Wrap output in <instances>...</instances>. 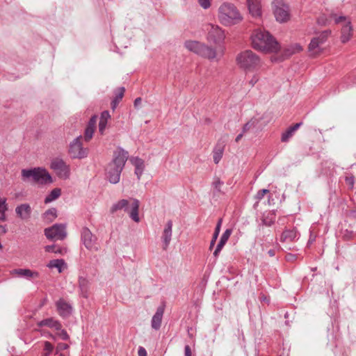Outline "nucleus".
I'll list each match as a JSON object with an SVG mask.
<instances>
[{
    "label": "nucleus",
    "instance_id": "obj_42",
    "mask_svg": "<svg viewBox=\"0 0 356 356\" xmlns=\"http://www.w3.org/2000/svg\"><path fill=\"white\" fill-rule=\"evenodd\" d=\"M268 193H269V191L268 189H261V190H259L256 195H255V198L257 200V202L254 204V207L258 204V202L260 201L261 199L264 198V195L266 194H267Z\"/></svg>",
    "mask_w": 356,
    "mask_h": 356
},
{
    "label": "nucleus",
    "instance_id": "obj_43",
    "mask_svg": "<svg viewBox=\"0 0 356 356\" xmlns=\"http://www.w3.org/2000/svg\"><path fill=\"white\" fill-rule=\"evenodd\" d=\"M69 346L67 343H59L56 346V350H55V354H59L63 350L68 349Z\"/></svg>",
    "mask_w": 356,
    "mask_h": 356
},
{
    "label": "nucleus",
    "instance_id": "obj_26",
    "mask_svg": "<svg viewBox=\"0 0 356 356\" xmlns=\"http://www.w3.org/2000/svg\"><path fill=\"white\" fill-rule=\"evenodd\" d=\"M200 56H202L208 59H213L216 56V51L214 48L209 47L204 44L202 45V51L200 54Z\"/></svg>",
    "mask_w": 356,
    "mask_h": 356
},
{
    "label": "nucleus",
    "instance_id": "obj_1",
    "mask_svg": "<svg viewBox=\"0 0 356 356\" xmlns=\"http://www.w3.org/2000/svg\"><path fill=\"white\" fill-rule=\"evenodd\" d=\"M251 40L254 49L270 53H276L280 49V44L277 40L265 30H255L251 35Z\"/></svg>",
    "mask_w": 356,
    "mask_h": 356
},
{
    "label": "nucleus",
    "instance_id": "obj_2",
    "mask_svg": "<svg viewBox=\"0 0 356 356\" xmlns=\"http://www.w3.org/2000/svg\"><path fill=\"white\" fill-rule=\"evenodd\" d=\"M128 159V152L118 148L113 152V158L106 169V177L111 184L120 181L121 172Z\"/></svg>",
    "mask_w": 356,
    "mask_h": 356
},
{
    "label": "nucleus",
    "instance_id": "obj_36",
    "mask_svg": "<svg viewBox=\"0 0 356 356\" xmlns=\"http://www.w3.org/2000/svg\"><path fill=\"white\" fill-rule=\"evenodd\" d=\"M331 35V31L330 30H325L323 31H321L318 33V35L316 37H314L316 39H317V41L320 42V44L322 45L327 40L328 37Z\"/></svg>",
    "mask_w": 356,
    "mask_h": 356
},
{
    "label": "nucleus",
    "instance_id": "obj_7",
    "mask_svg": "<svg viewBox=\"0 0 356 356\" xmlns=\"http://www.w3.org/2000/svg\"><path fill=\"white\" fill-rule=\"evenodd\" d=\"M81 139L82 136L80 135L70 143L68 152L72 159H82L88 156V149L83 147Z\"/></svg>",
    "mask_w": 356,
    "mask_h": 356
},
{
    "label": "nucleus",
    "instance_id": "obj_56",
    "mask_svg": "<svg viewBox=\"0 0 356 356\" xmlns=\"http://www.w3.org/2000/svg\"><path fill=\"white\" fill-rule=\"evenodd\" d=\"M259 81V78L254 75L252 79L250 81V84L252 86H254L257 83V81Z\"/></svg>",
    "mask_w": 356,
    "mask_h": 356
},
{
    "label": "nucleus",
    "instance_id": "obj_41",
    "mask_svg": "<svg viewBox=\"0 0 356 356\" xmlns=\"http://www.w3.org/2000/svg\"><path fill=\"white\" fill-rule=\"evenodd\" d=\"M224 184V182L222 181L220 178L215 177L214 181L212 183L213 187L216 189L217 192L221 191V186Z\"/></svg>",
    "mask_w": 356,
    "mask_h": 356
},
{
    "label": "nucleus",
    "instance_id": "obj_49",
    "mask_svg": "<svg viewBox=\"0 0 356 356\" xmlns=\"http://www.w3.org/2000/svg\"><path fill=\"white\" fill-rule=\"evenodd\" d=\"M97 116L96 115H92L90 119L89 120L87 126L92 127L95 128L96 127V123H97Z\"/></svg>",
    "mask_w": 356,
    "mask_h": 356
},
{
    "label": "nucleus",
    "instance_id": "obj_10",
    "mask_svg": "<svg viewBox=\"0 0 356 356\" xmlns=\"http://www.w3.org/2000/svg\"><path fill=\"white\" fill-rule=\"evenodd\" d=\"M274 15L276 20L280 23H284L289 19V7L287 4L282 3L280 6H276L274 9Z\"/></svg>",
    "mask_w": 356,
    "mask_h": 356
},
{
    "label": "nucleus",
    "instance_id": "obj_4",
    "mask_svg": "<svg viewBox=\"0 0 356 356\" xmlns=\"http://www.w3.org/2000/svg\"><path fill=\"white\" fill-rule=\"evenodd\" d=\"M218 17L225 26H232L240 22L242 17L236 7L230 3H222L218 9Z\"/></svg>",
    "mask_w": 356,
    "mask_h": 356
},
{
    "label": "nucleus",
    "instance_id": "obj_57",
    "mask_svg": "<svg viewBox=\"0 0 356 356\" xmlns=\"http://www.w3.org/2000/svg\"><path fill=\"white\" fill-rule=\"evenodd\" d=\"M346 19V17L345 16H340L339 17L335 18V22L336 24H339V22L345 21Z\"/></svg>",
    "mask_w": 356,
    "mask_h": 356
},
{
    "label": "nucleus",
    "instance_id": "obj_46",
    "mask_svg": "<svg viewBox=\"0 0 356 356\" xmlns=\"http://www.w3.org/2000/svg\"><path fill=\"white\" fill-rule=\"evenodd\" d=\"M7 204H6V199L1 198L0 199V213H6L7 211Z\"/></svg>",
    "mask_w": 356,
    "mask_h": 356
},
{
    "label": "nucleus",
    "instance_id": "obj_8",
    "mask_svg": "<svg viewBox=\"0 0 356 356\" xmlns=\"http://www.w3.org/2000/svg\"><path fill=\"white\" fill-rule=\"evenodd\" d=\"M50 168L55 171L58 177L63 179H67L70 177V165L66 164L63 159L58 157L53 159L51 161Z\"/></svg>",
    "mask_w": 356,
    "mask_h": 356
},
{
    "label": "nucleus",
    "instance_id": "obj_3",
    "mask_svg": "<svg viewBox=\"0 0 356 356\" xmlns=\"http://www.w3.org/2000/svg\"><path fill=\"white\" fill-rule=\"evenodd\" d=\"M21 177L23 181L30 182L33 185L45 186L54 181L49 172L42 167L22 169Z\"/></svg>",
    "mask_w": 356,
    "mask_h": 356
},
{
    "label": "nucleus",
    "instance_id": "obj_51",
    "mask_svg": "<svg viewBox=\"0 0 356 356\" xmlns=\"http://www.w3.org/2000/svg\"><path fill=\"white\" fill-rule=\"evenodd\" d=\"M294 53H295V51L293 49H286L284 51L283 59H284L286 58H289V56L293 55Z\"/></svg>",
    "mask_w": 356,
    "mask_h": 356
},
{
    "label": "nucleus",
    "instance_id": "obj_20",
    "mask_svg": "<svg viewBox=\"0 0 356 356\" xmlns=\"http://www.w3.org/2000/svg\"><path fill=\"white\" fill-rule=\"evenodd\" d=\"M90 282L85 277H79V288L80 295L84 298H88L89 296Z\"/></svg>",
    "mask_w": 356,
    "mask_h": 356
},
{
    "label": "nucleus",
    "instance_id": "obj_52",
    "mask_svg": "<svg viewBox=\"0 0 356 356\" xmlns=\"http://www.w3.org/2000/svg\"><path fill=\"white\" fill-rule=\"evenodd\" d=\"M184 356H192L191 349L188 345L184 347Z\"/></svg>",
    "mask_w": 356,
    "mask_h": 356
},
{
    "label": "nucleus",
    "instance_id": "obj_19",
    "mask_svg": "<svg viewBox=\"0 0 356 356\" xmlns=\"http://www.w3.org/2000/svg\"><path fill=\"white\" fill-rule=\"evenodd\" d=\"M13 275H17L19 277H25L30 280L32 277H38L39 273L37 271H32L28 268H15L11 272Z\"/></svg>",
    "mask_w": 356,
    "mask_h": 356
},
{
    "label": "nucleus",
    "instance_id": "obj_58",
    "mask_svg": "<svg viewBox=\"0 0 356 356\" xmlns=\"http://www.w3.org/2000/svg\"><path fill=\"white\" fill-rule=\"evenodd\" d=\"M142 102V99L140 97H137L134 102V106L138 107Z\"/></svg>",
    "mask_w": 356,
    "mask_h": 356
},
{
    "label": "nucleus",
    "instance_id": "obj_60",
    "mask_svg": "<svg viewBox=\"0 0 356 356\" xmlns=\"http://www.w3.org/2000/svg\"><path fill=\"white\" fill-rule=\"evenodd\" d=\"M268 254L270 256V257H274L275 255V250H273V249H270L268 251Z\"/></svg>",
    "mask_w": 356,
    "mask_h": 356
},
{
    "label": "nucleus",
    "instance_id": "obj_16",
    "mask_svg": "<svg viewBox=\"0 0 356 356\" xmlns=\"http://www.w3.org/2000/svg\"><path fill=\"white\" fill-rule=\"evenodd\" d=\"M164 312L163 307H159L156 309V312L152 316L151 321V325L153 329L155 330H159L161 325L162 318Z\"/></svg>",
    "mask_w": 356,
    "mask_h": 356
},
{
    "label": "nucleus",
    "instance_id": "obj_17",
    "mask_svg": "<svg viewBox=\"0 0 356 356\" xmlns=\"http://www.w3.org/2000/svg\"><path fill=\"white\" fill-rule=\"evenodd\" d=\"M232 233V229H227L223 232V234H222V236L220 237V241L218 242V245H217V246L216 248V250L213 252V256L215 257H217L218 256V254L220 252L221 250L222 249L224 245L227 242V241H228L229 238L230 237Z\"/></svg>",
    "mask_w": 356,
    "mask_h": 356
},
{
    "label": "nucleus",
    "instance_id": "obj_11",
    "mask_svg": "<svg viewBox=\"0 0 356 356\" xmlns=\"http://www.w3.org/2000/svg\"><path fill=\"white\" fill-rule=\"evenodd\" d=\"M225 35L223 31L218 26L211 25V29L207 34V40L215 44L223 41Z\"/></svg>",
    "mask_w": 356,
    "mask_h": 356
},
{
    "label": "nucleus",
    "instance_id": "obj_9",
    "mask_svg": "<svg viewBox=\"0 0 356 356\" xmlns=\"http://www.w3.org/2000/svg\"><path fill=\"white\" fill-rule=\"evenodd\" d=\"M44 235L48 239L64 240L67 236L66 225L65 224H54L44 229Z\"/></svg>",
    "mask_w": 356,
    "mask_h": 356
},
{
    "label": "nucleus",
    "instance_id": "obj_22",
    "mask_svg": "<svg viewBox=\"0 0 356 356\" xmlns=\"http://www.w3.org/2000/svg\"><path fill=\"white\" fill-rule=\"evenodd\" d=\"M202 45L203 43L195 40H187L184 43V46L188 50L197 54L198 56H200L202 51Z\"/></svg>",
    "mask_w": 356,
    "mask_h": 356
},
{
    "label": "nucleus",
    "instance_id": "obj_54",
    "mask_svg": "<svg viewBox=\"0 0 356 356\" xmlns=\"http://www.w3.org/2000/svg\"><path fill=\"white\" fill-rule=\"evenodd\" d=\"M346 183L350 186L351 187H353V185H354V177L352 176V177H346Z\"/></svg>",
    "mask_w": 356,
    "mask_h": 356
},
{
    "label": "nucleus",
    "instance_id": "obj_23",
    "mask_svg": "<svg viewBox=\"0 0 356 356\" xmlns=\"http://www.w3.org/2000/svg\"><path fill=\"white\" fill-rule=\"evenodd\" d=\"M302 124V122H298L289 127L284 132L282 133L281 136V141L283 143L288 142L289 139L293 136L294 132L298 130Z\"/></svg>",
    "mask_w": 356,
    "mask_h": 356
},
{
    "label": "nucleus",
    "instance_id": "obj_30",
    "mask_svg": "<svg viewBox=\"0 0 356 356\" xmlns=\"http://www.w3.org/2000/svg\"><path fill=\"white\" fill-rule=\"evenodd\" d=\"M61 195V190L59 188H54L44 198V203H50L58 199Z\"/></svg>",
    "mask_w": 356,
    "mask_h": 356
},
{
    "label": "nucleus",
    "instance_id": "obj_48",
    "mask_svg": "<svg viewBox=\"0 0 356 356\" xmlns=\"http://www.w3.org/2000/svg\"><path fill=\"white\" fill-rule=\"evenodd\" d=\"M198 3L204 9H207L211 6V0H198Z\"/></svg>",
    "mask_w": 356,
    "mask_h": 356
},
{
    "label": "nucleus",
    "instance_id": "obj_18",
    "mask_svg": "<svg viewBox=\"0 0 356 356\" xmlns=\"http://www.w3.org/2000/svg\"><path fill=\"white\" fill-rule=\"evenodd\" d=\"M38 326L40 327H48L50 328H54L56 330H60L62 327L60 322L54 318H47L39 321L38 323Z\"/></svg>",
    "mask_w": 356,
    "mask_h": 356
},
{
    "label": "nucleus",
    "instance_id": "obj_64",
    "mask_svg": "<svg viewBox=\"0 0 356 356\" xmlns=\"http://www.w3.org/2000/svg\"><path fill=\"white\" fill-rule=\"evenodd\" d=\"M296 49L298 51H301L302 50V47L300 44H296Z\"/></svg>",
    "mask_w": 356,
    "mask_h": 356
},
{
    "label": "nucleus",
    "instance_id": "obj_28",
    "mask_svg": "<svg viewBox=\"0 0 356 356\" xmlns=\"http://www.w3.org/2000/svg\"><path fill=\"white\" fill-rule=\"evenodd\" d=\"M298 237V234L296 230L287 229L282 232L281 235V240L282 241H293Z\"/></svg>",
    "mask_w": 356,
    "mask_h": 356
},
{
    "label": "nucleus",
    "instance_id": "obj_24",
    "mask_svg": "<svg viewBox=\"0 0 356 356\" xmlns=\"http://www.w3.org/2000/svg\"><path fill=\"white\" fill-rule=\"evenodd\" d=\"M131 163L135 166V174L137 176L138 180H140L145 169L144 161L142 159L136 157L131 160Z\"/></svg>",
    "mask_w": 356,
    "mask_h": 356
},
{
    "label": "nucleus",
    "instance_id": "obj_15",
    "mask_svg": "<svg viewBox=\"0 0 356 356\" xmlns=\"http://www.w3.org/2000/svg\"><path fill=\"white\" fill-rule=\"evenodd\" d=\"M172 221L171 220H169L163 229V234H162V242L163 244V249L165 250L171 241L172 238Z\"/></svg>",
    "mask_w": 356,
    "mask_h": 356
},
{
    "label": "nucleus",
    "instance_id": "obj_47",
    "mask_svg": "<svg viewBox=\"0 0 356 356\" xmlns=\"http://www.w3.org/2000/svg\"><path fill=\"white\" fill-rule=\"evenodd\" d=\"M111 118V115L108 111H104L102 112L100 115V121L108 122V119Z\"/></svg>",
    "mask_w": 356,
    "mask_h": 356
},
{
    "label": "nucleus",
    "instance_id": "obj_27",
    "mask_svg": "<svg viewBox=\"0 0 356 356\" xmlns=\"http://www.w3.org/2000/svg\"><path fill=\"white\" fill-rule=\"evenodd\" d=\"M353 28L350 22H348L341 29V40L343 43L347 42L352 35Z\"/></svg>",
    "mask_w": 356,
    "mask_h": 356
},
{
    "label": "nucleus",
    "instance_id": "obj_62",
    "mask_svg": "<svg viewBox=\"0 0 356 356\" xmlns=\"http://www.w3.org/2000/svg\"><path fill=\"white\" fill-rule=\"evenodd\" d=\"M6 220V216L5 213H1L0 216V221H5Z\"/></svg>",
    "mask_w": 356,
    "mask_h": 356
},
{
    "label": "nucleus",
    "instance_id": "obj_50",
    "mask_svg": "<svg viewBox=\"0 0 356 356\" xmlns=\"http://www.w3.org/2000/svg\"><path fill=\"white\" fill-rule=\"evenodd\" d=\"M108 122L100 121L99 122V132L103 135L106 127Z\"/></svg>",
    "mask_w": 356,
    "mask_h": 356
},
{
    "label": "nucleus",
    "instance_id": "obj_14",
    "mask_svg": "<svg viewBox=\"0 0 356 356\" xmlns=\"http://www.w3.org/2000/svg\"><path fill=\"white\" fill-rule=\"evenodd\" d=\"M32 209L29 204L24 203L15 208L17 216L23 220H27L31 218Z\"/></svg>",
    "mask_w": 356,
    "mask_h": 356
},
{
    "label": "nucleus",
    "instance_id": "obj_33",
    "mask_svg": "<svg viewBox=\"0 0 356 356\" xmlns=\"http://www.w3.org/2000/svg\"><path fill=\"white\" fill-rule=\"evenodd\" d=\"M222 222V218H219L218 220V222L216 224L214 232L213 234V236H212L211 241L210 242V245H209V248L210 249L213 248V247L214 246V245H215V243L216 242V240H217V238H218V237L219 236L220 232V228H221Z\"/></svg>",
    "mask_w": 356,
    "mask_h": 356
},
{
    "label": "nucleus",
    "instance_id": "obj_6",
    "mask_svg": "<svg viewBox=\"0 0 356 356\" xmlns=\"http://www.w3.org/2000/svg\"><path fill=\"white\" fill-rule=\"evenodd\" d=\"M139 204L140 203L138 200L133 199L131 204V209H129V201L127 200L122 199L113 204L110 209V211L111 213H114L118 210L123 209L125 212L129 213L130 218L134 221L138 222L140 221V218L138 216Z\"/></svg>",
    "mask_w": 356,
    "mask_h": 356
},
{
    "label": "nucleus",
    "instance_id": "obj_63",
    "mask_svg": "<svg viewBox=\"0 0 356 356\" xmlns=\"http://www.w3.org/2000/svg\"><path fill=\"white\" fill-rule=\"evenodd\" d=\"M286 257H287V259H288V260H291V259H294L296 257H295V255H293V254H289L286 256Z\"/></svg>",
    "mask_w": 356,
    "mask_h": 356
},
{
    "label": "nucleus",
    "instance_id": "obj_29",
    "mask_svg": "<svg viewBox=\"0 0 356 356\" xmlns=\"http://www.w3.org/2000/svg\"><path fill=\"white\" fill-rule=\"evenodd\" d=\"M321 45L320 42L317 41V39L313 38L308 45V50L314 54H318L322 51Z\"/></svg>",
    "mask_w": 356,
    "mask_h": 356
},
{
    "label": "nucleus",
    "instance_id": "obj_25",
    "mask_svg": "<svg viewBox=\"0 0 356 356\" xmlns=\"http://www.w3.org/2000/svg\"><path fill=\"white\" fill-rule=\"evenodd\" d=\"M275 219L276 211L275 210L266 211L263 214L262 224L267 227H270L275 222Z\"/></svg>",
    "mask_w": 356,
    "mask_h": 356
},
{
    "label": "nucleus",
    "instance_id": "obj_32",
    "mask_svg": "<svg viewBox=\"0 0 356 356\" xmlns=\"http://www.w3.org/2000/svg\"><path fill=\"white\" fill-rule=\"evenodd\" d=\"M57 217V209L54 207L49 209L42 215V218L48 222H52Z\"/></svg>",
    "mask_w": 356,
    "mask_h": 356
},
{
    "label": "nucleus",
    "instance_id": "obj_39",
    "mask_svg": "<svg viewBox=\"0 0 356 356\" xmlns=\"http://www.w3.org/2000/svg\"><path fill=\"white\" fill-rule=\"evenodd\" d=\"M44 250L47 252H54L62 254L63 249L60 247H57L56 245H46Z\"/></svg>",
    "mask_w": 356,
    "mask_h": 356
},
{
    "label": "nucleus",
    "instance_id": "obj_21",
    "mask_svg": "<svg viewBox=\"0 0 356 356\" xmlns=\"http://www.w3.org/2000/svg\"><path fill=\"white\" fill-rule=\"evenodd\" d=\"M248 10L253 17H259L261 15L259 0H247Z\"/></svg>",
    "mask_w": 356,
    "mask_h": 356
},
{
    "label": "nucleus",
    "instance_id": "obj_38",
    "mask_svg": "<svg viewBox=\"0 0 356 356\" xmlns=\"http://www.w3.org/2000/svg\"><path fill=\"white\" fill-rule=\"evenodd\" d=\"M95 128L86 125L84 131V139L86 141H89L93 136Z\"/></svg>",
    "mask_w": 356,
    "mask_h": 356
},
{
    "label": "nucleus",
    "instance_id": "obj_13",
    "mask_svg": "<svg viewBox=\"0 0 356 356\" xmlns=\"http://www.w3.org/2000/svg\"><path fill=\"white\" fill-rule=\"evenodd\" d=\"M56 308L58 312V314L60 316L63 318H67L70 316L72 313V307L70 304L67 302L65 300L60 298L59 299L56 303Z\"/></svg>",
    "mask_w": 356,
    "mask_h": 356
},
{
    "label": "nucleus",
    "instance_id": "obj_59",
    "mask_svg": "<svg viewBox=\"0 0 356 356\" xmlns=\"http://www.w3.org/2000/svg\"><path fill=\"white\" fill-rule=\"evenodd\" d=\"M317 22H318V24H320V25H322V26L325 25V19H324V17H319V18L318 19V20H317Z\"/></svg>",
    "mask_w": 356,
    "mask_h": 356
},
{
    "label": "nucleus",
    "instance_id": "obj_35",
    "mask_svg": "<svg viewBox=\"0 0 356 356\" xmlns=\"http://www.w3.org/2000/svg\"><path fill=\"white\" fill-rule=\"evenodd\" d=\"M118 93L115 94V98L111 102V106L113 109L115 108L120 99L123 97L125 89L124 87H120L118 88Z\"/></svg>",
    "mask_w": 356,
    "mask_h": 356
},
{
    "label": "nucleus",
    "instance_id": "obj_40",
    "mask_svg": "<svg viewBox=\"0 0 356 356\" xmlns=\"http://www.w3.org/2000/svg\"><path fill=\"white\" fill-rule=\"evenodd\" d=\"M54 350V346L49 341L44 343V356H49Z\"/></svg>",
    "mask_w": 356,
    "mask_h": 356
},
{
    "label": "nucleus",
    "instance_id": "obj_61",
    "mask_svg": "<svg viewBox=\"0 0 356 356\" xmlns=\"http://www.w3.org/2000/svg\"><path fill=\"white\" fill-rule=\"evenodd\" d=\"M243 135H244V134H243L242 132H241V134H239L236 136V138H235V141H236V143H238V142H239V140L243 138Z\"/></svg>",
    "mask_w": 356,
    "mask_h": 356
},
{
    "label": "nucleus",
    "instance_id": "obj_53",
    "mask_svg": "<svg viewBox=\"0 0 356 356\" xmlns=\"http://www.w3.org/2000/svg\"><path fill=\"white\" fill-rule=\"evenodd\" d=\"M138 356H147V351L145 348L140 346L138 350Z\"/></svg>",
    "mask_w": 356,
    "mask_h": 356
},
{
    "label": "nucleus",
    "instance_id": "obj_44",
    "mask_svg": "<svg viewBox=\"0 0 356 356\" xmlns=\"http://www.w3.org/2000/svg\"><path fill=\"white\" fill-rule=\"evenodd\" d=\"M59 332L57 333V335L62 339V340H64V341H67L70 339V337L67 332V331L65 330H63V329H60V330H58Z\"/></svg>",
    "mask_w": 356,
    "mask_h": 356
},
{
    "label": "nucleus",
    "instance_id": "obj_37",
    "mask_svg": "<svg viewBox=\"0 0 356 356\" xmlns=\"http://www.w3.org/2000/svg\"><path fill=\"white\" fill-rule=\"evenodd\" d=\"M258 123V121L257 119H251L250 121H248L247 123H245L242 129V133L245 134L246 132L250 131L251 129L254 128Z\"/></svg>",
    "mask_w": 356,
    "mask_h": 356
},
{
    "label": "nucleus",
    "instance_id": "obj_12",
    "mask_svg": "<svg viewBox=\"0 0 356 356\" xmlns=\"http://www.w3.org/2000/svg\"><path fill=\"white\" fill-rule=\"evenodd\" d=\"M81 239L84 246L88 250H91L95 245L96 237L88 227H85L81 229Z\"/></svg>",
    "mask_w": 356,
    "mask_h": 356
},
{
    "label": "nucleus",
    "instance_id": "obj_31",
    "mask_svg": "<svg viewBox=\"0 0 356 356\" xmlns=\"http://www.w3.org/2000/svg\"><path fill=\"white\" fill-rule=\"evenodd\" d=\"M224 152V147L223 146H221L220 145L218 144L213 150V162L216 164H218L220 161L221 160Z\"/></svg>",
    "mask_w": 356,
    "mask_h": 356
},
{
    "label": "nucleus",
    "instance_id": "obj_34",
    "mask_svg": "<svg viewBox=\"0 0 356 356\" xmlns=\"http://www.w3.org/2000/svg\"><path fill=\"white\" fill-rule=\"evenodd\" d=\"M65 261L62 259H52L49 262L47 266L50 268H56L58 270V272L60 273L62 271V266L65 265Z\"/></svg>",
    "mask_w": 356,
    "mask_h": 356
},
{
    "label": "nucleus",
    "instance_id": "obj_45",
    "mask_svg": "<svg viewBox=\"0 0 356 356\" xmlns=\"http://www.w3.org/2000/svg\"><path fill=\"white\" fill-rule=\"evenodd\" d=\"M354 232L353 231H349L348 229L345 230L343 238L346 241H350L354 237Z\"/></svg>",
    "mask_w": 356,
    "mask_h": 356
},
{
    "label": "nucleus",
    "instance_id": "obj_55",
    "mask_svg": "<svg viewBox=\"0 0 356 356\" xmlns=\"http://www.w3.org/2000/svg\"><path fill=\"white\" fill-rule=\"evenodd\" d=\"M8 232L6 225H0V235H3L6 234Z\"/></svg>",
    "mask_w": 356,
    "mask_h": 356
},
{
    "label": "nucleus",
    "instance_id": "obj_5",
    "mask_svg": "<svg viewBox=\"0 0 356 356\" xmlns=\"http://www.w3.org/2000/svg\"><path fill=\"white\" fill-rule=\"evenodd\" d=\"M236 61L241 68L245 71H254L260 67L259 57L251 50H246L239 54Z\"/></svg>",
    "mask_w": 356,
    "mask_h": 356
}]
</instances>
